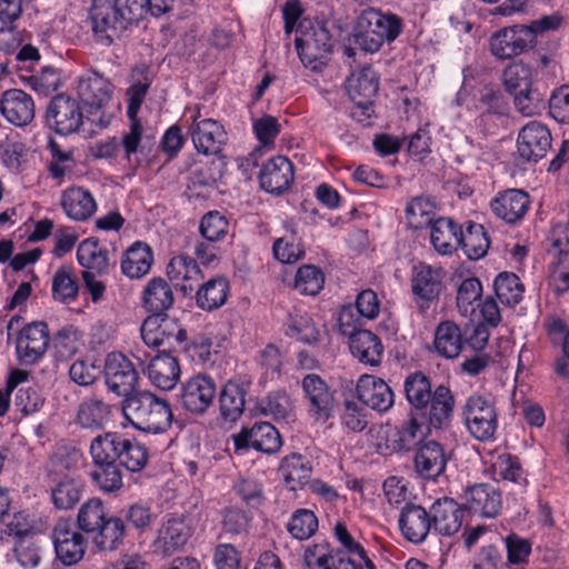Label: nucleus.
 I'll list each match as a JSON object with an SVG mask.
<instances>
[{
	"label": "nucleus",
	"mask_w": 569,
	"mask_h": 569,
	"mask_svg": "<svg viewBox=\"0 0 569 569\" xmlns=\"http://www.w3.org/2000/svg\"><path fill=\"white\" fill-rule=\"evenodd\" d=\"M143 0H99L90 10L97 43L110 47L142 20Z\"/></svg>",
	"instance_id": "f03ea898"
},
{
	"label": "nucleus",
	"mask_w": 569,
	"mask_h": 569,
	"mask_svg": "<svg viewBox=\"0 0 569 569\" xmlns=\"http://www.w3.org/2000/svg\"><path fill=\"white\" fill-rule=\"evenodd\" d=\"M104 378L108 389L124 399L137 391L138 372L133 363L121 352H111L107 356Z\"/></svg>",
	"instance_id": "f8f14e48"
},
{
	"label": "nucleus",
	"mask_w": 569,
	"mask_h": 569,
	"mask_svg": "<svg viewBox=\"0 0 569 569\" xmlns=\"http://www.w3.org/2000/svg\"><path fill=\"white\" fill-rule=\"evenodd\" d=\"M147 373L153 386L162 390H171L180 378V366L171 352L162 351L150 360Z\"/></svg>",
	"instance_id": "2f4dec72"
},
{
	"label": "nucleus",
	"mask_w": 569,
	"mask_h": 569,
	"mask_svg": "<svg viewBox=\"0 0 569 569\" xmlns=\"http://www.w3.org/2000/svg\"><path fill=\"white\" fill-rule=\"evenodd\" d=\"M551 142L549 129L541 122L531 121L518 134V153L526 161L537 162L546 157L551 148Z\"/></svg>",
	"instance_id": "a211bd4d"
},
{
	"label": "nucleus",
	"mask_w": 569,
	"mask_h": 569,
	"mask_svg": "<svg viewBox=\"0 0 569 569\" xmlns=\"http://www.w3.org/2000/svg\"><path fill=\"white\" fill-rule=\"evenodd\" d=\"M349 339L350 351L360 362L370 366H378L381 362L383 347L378 336L363 329Z\"/></svg>",
	"instance_id": "e433bc0d"
},
{
	"label": "nucleus",
	"mask_w": 569,
	"mask_h": 569,
	"mask_svg": "<svg viewBox=\"0 0 569 569\" xmlns=\"http://www.w3.org/2000/svg\"><path fill=\"white\" fill-rule=\"evenodd\" d=\"M428 421L422 420V416L409 412L408 420L405 421L396 431L393 438V448L397 450L409 451L415 447H419L423 442V438L430 432Z\"/></svg>",
	"instance_id": "72a5a7b5"
},
{
	"label": "nucleus",
	"mask_w": 569,
	"mask_h": 569,
	"mask_svg": "<svg viewBox=\"0 0 569 569\" xmlns=\"http://www.w3.org/2000/svg\"><path fill=\"white\" fill-rule=\"evenodd\" d=\"M482 293L481 282L477 278H468L463 280L457 292V306L462 315H467L475 301Z\"/></svg>",
	"instance_id": "774afa93"
},
{
	"label": "nucleus",
	"mask_w": 569,
	"mask_h": 569,
	"mask_svg": "<svg viewBox=\"0 0 569 569\" xmlns=\"http://www.w3.org/2000/svg\"><path fill=\"white\" fill-rule=\"evenodd\" d=\"M90 475L92 481L104 492H116L123 486L122 471L118 462L96 463Z\"/></svg>",
	"instance_id": "864d4df0"
},
{
	"label": "nucleus",
	"mask_w": 569,
	"mask_h": 569,
	"mask_svg": "<svg viewBox=\"0 0 569 569\" xmlns=\"http://www.w3.org/2000/svg\"><path fill=\"white\" fill-rule=\"evenodd\" d=\"M79 263L87 270L104 273L109 268V252L102 248L97 238L83 240L77 250Z\"/></svg>",
	"instance_id": "49530a36"
},
{
	"label": "nucleus",
	"mask_w": 569,
	"mask_h": 569,
	"mask_svg": "<svg viewBox=\"0 0 569 569\" xmlns=\"http://www.w3.org/2000/svg\"><path fill=\"white\" fill-rule=\"evenodd\" d=\"M237 450L253 448L264 453L277 452L282 445L279 431L270 422H257L233 436Z\"/></svg>",
	"instance_id": "412c9836"
},
{
	"label": "nucleus",
	"mask_w": 569,
	"mask_h": 569,
	"mask_svg": "<svg viewBox=\"0 0 569 569\" xmlns=\"http://www.w3.org/2000/svg\"><path fill=\"white\" fill-rule=\"evenodd\" d=\"M430 512L433 529L439 535L452 536L460 530L463 509L453 499H438L431 506Z\"/></svg>",
	"instance_id": "c756f323"
},
{
	"label": "nucleus",
	"mask_w": 569,
	"mask_h": 569,
	"mask_svg": "<svg viewBox=\"0 0 569 569\" xmlns=\"http://www.w3.org/2000/svg\"><path fill=\"white\" fill-rule=\"evenodd\" d=\"M192 528L183 517L169 518L158 530L154 541L156 549L170 556L182 549L190 537Z\"/></svg>",
	"instance_id": "a878e982"
},
{
	"label": "nucleus",
	"mask_w": 569,
	"mask_h": 569,
	"mask_svg": "<svg viewBox=\"0 0 569 569\" xmlns=\"http://www.w3.org/2000/svg\"><path fill=\"white\" fill-rule=\"evenodd\" d=\"M83 121L82 108L77 99L59 93L46 110V124L58 134L67 136L79 130Z\"/></svg>",
	"instance_id": "9b49d317"
},
{
	"label": "nucleus",
	"mask_w": 569,
	"mask_h": 569,
	"mask_svg": "<svg viewBox=\"0 0 569 569\" xmlns=\"http://www.w3.org/2000/svg\"><path fill=\"white\" fill-rule=\"evenodd\" d=\"M216 393L214 380L207 375H197L182 386L180 402L187 411L203 415L213 405Z\"/></svg>",
	"instance_id": "2eb2a0df"
},
{
	"label": "nucleus",
	"mask_w": 569,
	"mask_h": 569,
	"mask_svg": "<svg viewBox=\"0 0 569 569\" xmlns=\"http://www.w3.org/2000/svg\"><path fill=\"white\" fill-rule=\"evenodd\" d=\"M427 222L431 228V243L439 253L450 254L459 247L461 226L450 218L427 219Z\"/></svg>",
	"instance_id": "c9c22d12"
},
{
	"label": "nucleus",
	"mask_w": 569,
	"mask_h": 569,
	"mask_svg": "<svg viewBox=\"0 0 569 569\" xmlns=\"http://www.w3.org/2000/svg\"><path fill=\"white\" fill-rule=\"evenodd\" d=\"M0 110L4 119L16 127H24L34 118V102L21 89H9L1 94Z\"/></svg>",
	"instance_id": "5701e85b"
},
{
	"label": "nucleus",
	"mask_w": 569,
	"mask_h": 569,
	"mask_svg": "<svg viewBox=\"0 0 569 569\" xmlns=\"http://www.w3.org/2000/svg\"><path fill=\"white\" fill-rule=\"evenodd\" d=\"M463 418L469 432L476 439L485 441L493 437L498 413L490 396L471 395L463 406Z\"/></svg>",
	"instance_id": "9d476101"
},
{
	"label": "nucleus",
	"mask_w": 569,
	"mask_h": 569,
	"mask_svg": "<svg viewBox=\"0 0 569 569\" xmlns=\"http://www.w3.org/2000/svg\"><path fill=\"white\" fill-rule=\"evenodd\" d=\"M561 22L560 16L551 14L533 20L530 24L502 28L490 37V51L500 60L512 59L533 49L539 34L558 29Z\"/></svg>",
	"instance_id": "20e7f679"
},
{
	"label": "nucleus",
	"mask_w": 569,
	"mask_h": 569,
	"mask_svg": "<svg viewBox=\"0 0 569 569\" xmlns=\"http://www.w3.org/2000/svg\"><path fill=\"white\" fill-rule=\"evenodd\" d=\"M259 411L276 421L289 423L295 420V406L290 396L283 390L270 392L258 405Z\"/></svg>",
	"instance_id": "a18cd8bd"
},
{
	"label": "nucleus",
	"mask_w": 569,
	"mask_h": 569,
	"mask_svg": "<svg viewBox=\"0 0 569 569\" xmlns=\"http://www.w3.org/2000/svg\"><path fill=\"white\" fill-rule=\"evenodd\" d=\"M153 262L151 248L142 242H134L121 261L122 272L131 279H139L149 272Z\"/></svg>",
	"instance_id": "ea45409f"
},
{
	"label": "nucleus",
	"mask_w": 569,
	"mask_h": 569,
	"mask_svg": "<svg viewBox=\"0 0 569 569\" xmlns=\"http://www.w3.org/2000/svg\"><path fill=\"white\" fill-rule=\"evenodd\" d=\"M293 166L283 156H277L268 160L259 174L260 186L269 193L280 194L284 192L293 181Z\"/></svg>",
	"instance_id": "b1692460"
},
{
	"label": "nucleus",
	"mask_w": 569,
	"mask_h": 569,
	"mask_svg": "<svg viewBox=\"0 0 569 569\" xmlns=\"http://www.w3.org/2000/svg\"><path fill=\"white\" fill-rule=\"evenodd\" d=\"M516 109L526 117L539 113L543 108V96L536 89L528 87L527 90H520L512 93Z\"/></svg>",
	"instance_id": "0e129e2a"
},
{
	"label": "nucleus",
	"mask_w": 569,
	"mask_h": 569,
	"mask_svg": "<svg viewBox=\"0 0 569 569\" xmlns=\"http://www.w3.org/2000/svg\"><path fill=\"white\" fill-rule=\"evenodd\" d=\"M123 435L118 432H104L94 437L90 445V455L96 463L118 462Z\"/></svg>",
	"instance_id": "c03bdc74"
},
{
	"label": "nucleus",
	"mask_w": 569,
	"mask_h": 569,
	"mask_svg": "<svg viewBox=\"0 0 569 569\" xmlns=\"http://www.w3.org/2000/svg\"><path fill=\"white\" fill-rule=\"evenodd\" d=\"M113 86L109 79L94 70H88L78 80V94L93 113L103 109L111 100Z\"/></svg>",
	"instance_id": "aec40b11"
},
{
	"label": "nucleus",
	"mask_w": 569,
	"mask_h": 569,
	"mask_svg": "<svg viewBox=\"0 0 569 569\" xmlns=\"http://www.w3.org/2000/svg\"><path fill=\"white\" fill-rule=\"evenodd\" d=\"M111 407L98 398L83 400L77 411L76 421L82 428L98 430L109 421Z\"/></svg>",
	"instance_id": "a19ab883"
},
{
	"label": "nucleus",
	"mask_w": 569,
	"mask_h": 569,
	"mask_svg": "<svg viewBox=\"0 0 569 569\" xmlns=\"http://www.w3.org/2000/svg\"><path fill=\"white\" fill-rule=\"evenodd\" d=\"M167 276L170 281L176 282V287H179L184 296L190 295L194 290V284L203 279L197 261L184 254L170 259L167 266Z\"/></svg>",
	"instance_id": "7c9ffc66"
},
{
	"label": "nucleus",
	"mask_w": 569,
	"mask_h": 569,
	"mask_svg": "<svg viewBox=\"0 0 569 569\" xmlns=\"http://www.w3.org/2000/svg\"><path fill=\"white\" fill-rule=\"evenodd\" d=\"M493 287L500 302L509 307L518 305L525 291L521 280L512 272L499 273Z\"/></svg>",
	"instance_id": "603ef678"
},
{
	"label": "nucleus",
	"mask_w": 569,
	"mask_h": 569,
	"mask_svg": "<svg viewBox=\"0 0 569 569\" xmlns=\"http://www.w3.org/2000/svg\"><path fill=\"white\" fill-rule=\"evenodd\" d=\"M229 296V282L218 276L203 283L196 293L197 306L206 311H212L223 306Z\"/></svg>",
	"instance_id": "79ce46f5"
},
{
	"label": "nucleus",
	"mask_w": 569,
	"mask_h": 569,
	"mask_svg": "<svg viewBox=\"0 0 569 569\" xmlns=\"http://www.w3.org/2000/svg\"><path fill=\"white\" fill-rule=\"evenodd\" d=\"M173 302V291L166 279L154 277L148 281L142 292V303L147 311L152 315H166Z\"/></svg>",
	"instance_id": "f704fd0d"
},
{
	"label": "nucleus",
	"mask_w": 569,
	"mask_h": 569,
	"mask_svg": "<svg viewBox=\"0 0 569 569\" xmlns=\"http://www.w3.org/2000/svg\"><path fill=\"white\" fill-rule=\"evenodd\" d=\"M447 461L442 445L436 440L423 441L413 458L415 470L423 479H436L442 475Z\"/></svg>",
	"instance_id": "393cba45"
},
{
	"label": "nucleus",
	"mask_w": 569,
	"mask_h": 569,
	"mask_svg": "<svg viewBox=\"0 0 569 569\" xmlns=\"http://www.w3.org/2000/svg\"><path fill=\"white\" fill-rule=\"evenodd\" d=\"M302 389L310 402L309 411L318 421L329 420L336 407L333 391L327 382L316 373H309L302 379Z\"/></svg>",
	"instance_id": "6ab92c4d"
},
{
	"label": "nucleus",
	"mask_w": 569,
	"mask_h": 569,
	"mask_svg": "<svg viewBox=\"0 0 569 569\" xmlns=\"http://www.w3.org/2000/svg\"><path fill=\"white\" fill-rule=\"evenodd\" d=\"M530 197L520 189H508L491 200L492 212L508 223H515L523 218L529 209Z\"/></svg>",
	"instance_id": "bb28decb"
},
{
	"label": "nucleus",
	"mask_w": 569,
	"mask_h": 569,
	"mask_svg": "<svg viewBox=\"0 0 569 569\" xmlns=\"http://www.w3.org/2000/svg\"><path fill=\"white\" fill-rule=\"evenodd\" d=\"M141 337L148 347L171 352L187 340V331L178 319L167 315H151L141 325Z\"/></svg>",
	"instance_id": "1a4fd4ad"
},
{
	"label": "nucleus",
	"mask_w": 569,
	"mask_h": 569,
	"mask_svg": "<svg viewBox=\"0 0 569 569\" xmlns=\"http://www.w3.org/2000/svg\"><path fill=\"white\" fill-rule=\"evenodd\" d=\"M50 342L48 325L34 321L24 326L17 338V355L24 365L38 362L46 353Z\"/></svg>",
	"instance_id": "4468645a"
},
{
	"label": "nucleus",
	"mask_w": 569,
	"mask_h": 569,
	"mask_svg": "<svg viewBox=\"0 0 569 569\" xmlns=\"http://www.w3.org/2000/svg\"><path fill=\"white\" fill-rule=\"evenodd\" d=\"M229 222L224 216L218 211L206 213L200 221V233L209 242H216L223 239L228 233Z\"/></svg>",
	"instance_id": "680f3d73"
},
{
	"label": "nucleus",
	"mask_w": 569,
	"mask_h": 569,
	"mask_svg": "<svg viewBox=\"0 0 569 569\" xmlns=\"http://www.w3.org/2000/svg\"><path fill=\"white\" fill-rule=\"evenodd\" d=\"M23 522H21V529H13L12 523L9 525L10 532L19 536L20 539L16 543L14 553L19 563L24 567H36L40 561L39 548L33 541L26 538L31 530L27 519L21 516Z\"/></svg>",
	"instance_id": "3c124183"
},
{
	"label": "nucleus",
	"mask_w": 569,
	"mask_h": 569,
	"mask_svg": "<svg viewBox=\"0 0 569 569\" xmlns=\"http://www.w3.org/2000/svg\"><path fill=\"white\" fill-rule=\"evenodd\" d=\"M357 397L367 407L387 412L395 403L392 389L381 378L362 375L357 382Z\"/></svg>",
	"instance_id": "4be33fe9"
},
{
	"label": "nucleus",
	"mask_w": 569,
	"mask_h": 569,
	"mask_svg": "<svg viewBox=\"0 0 569 569\" xmlns=\"http://www.w3.org/2000/svg\"><path fill=\"white\" fill-rule=\"evenodd\" d=\"M279 472L281 473L287 487L296 491L301 489L311 477V467L309 461H307L299 453H291L284 457L279 467Z\"/></svg>",
	"instance_id": "37998d69"
},
{
	"label": "nucleus",
	"mask_w": 569,
	"mask_h": 569,
	"mask_svg": "<svg viewBox=\"0 0 569 569\" xmlns=\"http://www.w3.org/2000/svg\"><path fill=\"white\" fill-rule=\"evenodd\" d=\"M43 403L44 399L42 396L31 387H21L18 389L13 400L14 407L23 416H29L40 411V409L43 407Z\"/></svg>",
	"instance_id": "338daca9"
},
{
	"label": "nucleus",
	"mask_w": 569,
	"mask_h": 569,
	"mask_svg": "<svg viewBox=\"0 0 569 569\" xmlns=\"http://www.w3.org/2000/svg\"><path fill=\"white\" fill-rule=\"evenodd\" d=\"M78 528L91 537L100 551H114L124 540L127 527L122 517L108 515V510L99 498L86 501L77 515Z\"/></svg>",
	"instance_id": "7ed1b4c3"
},
{
	"label": "nucleus",
	"mask_w": 569,
	"mask_h": 569,
	"mask_svg": "<svg viewBox=\"0 0 569 569\" xmlns=\"http://www.w3.org/2000/svg\"><path fill=\"white\" fill-rule=\"evenodd\" d=\"M445 273L440 268L420 262L412 269L411 290L421 311L427 310L437 301L443 290Z\"/></svg>",
	"instance_id": "ddd939ff"
},
{
	"label": "nucleus",
	"mask_w": 569,
	"mask_h": 569,
	"mask_svg": "<svg viewBox=\"0 0 569 569\" xmlns=\"http://www.w3.org/2000/svg\"><path fill=\"white\" fill-rule=\"evenodd\" d=\"M403 392L410 406L409 412L422 416V420L436 429L449 423L455 408V397L447 386H433L429 376L422 371H415L406 377Z\"/></svg>",
	"instance_id": "f257e3e1"
},
{
	"label": "nucleus",
	"mask_w": 569,
	"mask_h": 569,
	"mask_svg": "<svg viewBox=\"0 0 569 569\" xmlns=\"http://www.w3.org/2000/svg\"><path fill=\"white\" fill-rule=\"evenodd\" d=\"M378 89L379 77L370 66L352 72L348 78V94L355 104L362 108L367 119H370L373 113V98Z\"/></svg>",
	"instance_id": "f3484780"
},
{
	"label": "nucleus",
	"mask_w": 569,
	"mask_h": 569,
	"mask_svg": "<svg viewBox=\"0 0 569 569\" xmlns=\"http://www.w3.org/2000/svg\"><path fill=\"white\" fill-rule=\"evenodd\" d=\"M290 535L299 540L310 538L318 529V518L309 509H298L287 525Z\"/></svg>",
	"instance_id": "13d9d810"
},
{
	"label": "nucleus",
	"mask_w": 569,
	"mask_h": 569,
	"mask_svg": "<svg viewBox=\"0 0 569 569\" xmlns=\"http://www.w3.org/2000/svg\"><path fill=\"white\" fill-rule=\"evenodd\" d=\"M199 113L193 117L191 126V137L194 148L204 156H216L219 158L218 169L202 177V172L197 173V182L202 186L216 183L222 176V169L226 166L223 147L228 141V134L224 127L217 120L208 118L198 120Z\"/></svg>",
	"instance_id": "0eeeda50"
},
{
	"label": "nucleus",
	"mask_w": 569,
	"mask_h": 569,
	"mask_svg": "<svg viewBox=\"0 0 569 569\" xmlns=\"http://www.w3.org/2000/svg\"><path fill=\"white\" fill-rule=\"evenodd\" d=\"M118 463L131 472L142 470L148 462V450L140 442L123 438Z\"/></svg>",
	"instance_id": "5fc2aeb1"
},
{
	"label": "nucleus",
	"mask_w": 569,
	"mask_h": 569,
	"mask_svg": "<svg viewBox=\"0 0 569 569\" xmlns=\"http://www.w3.org/2000/svg\"><path fill=\"white\" fill-rule=\"evenodd\" d=\"M249 383L229 380L218 398L220 417L226 422H236L244 410Z\"/></svg>",
	"instance_id": "473e14b6"
},
{
	"label": "nucleus",
	"mask_w": 569,
	"mask_h": 569,
	"mask_svg": "<svg viewBox=\"0 0 569 569\" xmlns=\"http://www.w3.org/2000/svg\"><path fill=\"white\" fill-rule=\"evenodd\" d=\"M54 357L59 361H66L78 350L79 337L78 330L72 326L60 329L52 341Z\"/></svg>",
	"instance_id": "bf43d9fd"
},
{
	"label": "nucleus",
	"mask_w": 569,
	"mask_h": 569,
	"mask_svg": "<svg viewBox=\"0 0 569 569\" xmlns=\"http://www.w3.org/2000/svg\"><path fill=\"white\" fill-rule=\"evenodd\" d=\"M506 90L512 94L532 86V70L522 62L509 64L502 73Z\"/></svg>",
	"instance_id": "4d7b16f0"
},
{
	"label": "nucleus",
	"mask_w": 569,
	"mask_h": 569,
	"mask_svg": "<svg viewBox=\"0 0 569 569\" xmlns=\"http://www.w3.org/2000/svg\"><path fill=\"white\" fill-rule=\"evenodd\" d=\"M295 240V232L290 230V236L281 237L274 241L273 254L279 261L293 263L303 257V249Z\"/></svg>",
	"instance_id": "69168bd1"
},
{
	"label": "nucleus",
	"mask_w": 569,
	"mask_h": 569,
	"mask_svg": "<svg viewBox=\"0 0 569 569\" xmlns=\"http://www.w3.org/2000/svg\"><path fill=\"white\" fill-rule=\"evenodd\" d=\"M459 247L471 260L482 258L489 249V238L482 224L469 221L466 230L459 233Z\"/></svg>",
	"instance_id": "de8ad7c7"
},
{
	"label": "nucleus",
	"mask_w": 569,
	"mask_h": 569,
	"mask_svg": "<svg viewBox=\"0 0 569 569\" xmlns=\"http://www.w3.org/2000/svg\"><path fill=\"white\" fill-rule=\"evenodd\" d=\"M325 284V276L320 268L313 264L300 267L296 274L295 288L301 295L317 296Z\"/></svg>",
	"instance_id": "6e6d98bb"
},
{
	"label": "nucleus",
	"mask_w": 569,
	"mask_h": 569,
	"mask_svg": "<svg viewBox=\"0 0 569 569\" xmlns=\"http://www.w3.org/2000/svg\"><path fill=\"white\" fill-rule=\"evenodd\" d=\"M84 489V483L79 478L62 477L51 489L52 502L57 509H72L79 501Z\"/></svg>",
	"instance_id": "09e8293b"
},
{
	"label": "nucleus",
	"mask_w": 569,
	"mask_h": 569,
	"mask_svg": "<svg viewBox=\"0 0 569 569\" xmlns=\"http://www.w3.org/2000/svg\"><path fill=\"white\" fill-rule=\"evenodd\" d=\"M124 418L138 430L151 433L166 431L172 419L169 403L149 391H136L123 399Z\"/></svg>",
	"instance_id": "423d86ee"
},
{
	"label": "nucleus",
	"mask_w": 569,
	"mask_h": 569,
	"mask_svg": "<svg viewBox=\"0 0 569 569\" xmlns=\"http://www.w3.org/2000/svg\"><path fill=\"white\" fill-rule=\"evenodd\" d=\"M61 204L67 216L77 221L89 219L97 210L92 194L83 188H70L64 191Z\"/></svg>",
	"instance_id": "4c0bfd02"
},
{
	"label": "nucleus",
	"mask_w": 569,
	"mask_h": 569,
	"mask_svg": "<svg viewBox=\"0 0 569 569\" xmlns=\"http://www.w3.org/2000/svg\"><path fill=\"white\" fill-rule=\"evenodd\" d=\"M433 345L441 357L447 359L458 357L463 348L460 328L453 321L440 322L435 331Z\"/></svg>",
	"instance_id": "58836bf2"
},
{
	"label": "nucleus",
	"mask_w": 569,
	"mask_h": 569,
	"mask_svg": "<svg viewBox=\"0 0 569 569\" xmlns=\"http://www.w3.org/2000/svg\"><path fill=\"white\" fill-rule=\"evenodd\" d=\"M287 335L303 343H315L319 340V330L308 316H290Z\"/></svg>",
	"instance_id": "e2e57ef3"
},
{
	"label": "nucleus",
	"mask_w": 569,
	"mask_h": 569,
	"mask_svg": "<svg viewBox=\"0 0 569 569\" xmlns=\"http://www.w3.org/2000/svg\"><path fill=\"white\" fill-rule=\"evenodd\" d=\"M57 557L67 566L80 561L86 552L82 533L74 530L70 519H60L52 531Z\"/></svg>",
	"instance_id": "dca6fc26"
},
{
	"label": "nucleus",
	"mask_w": 569,
	"mask_h": 569,
	"mask_svg": "<svg viewBox=\"0 0 569 569\" xmlns=\"http://www.w3.org/2000/svg\"><path fill=\"white\" fill-rule=\"evenodd\" d=\"M466 507L485 518L496 517L501 509L499 489L489 483H477L466 490Z\"/></svg>",
	"instance_id": "c85d7f7f"
},
{
	"label": "nucleus",
	"mask_w": 569,
	"mask_h": 569,
	"mask_svg": "<svg viewBox=\"0 0 569 569\" xmlns=\"http://www.w3.org/2000/svg\"><path fill=\"white\" fill-rule=\"evenodd\" d=\"M329 24V21L317 22L296 37L299 58L311 70H320L331 53L333 43Z\"/></svg>",
	"instance_id": "6e6552de"
},
{
	"label": "nucleus",
	"mask_w": 569,
	"mask_h": 569,
	"mask_svg": "<svg viewBox=\"0 0 569 569\" xmlns=\"http://www.w3.org/2000/svg\"><path fill=\"white\" fill-rule=\"evenodd\" d=\"M403 20L391 12L369 8L362 11L355 27V42L365 52L375 53L393 42L402 32Z\"/></svg>",
	"instance_id": "39448f33"
},
{
	"label": "nucleus",
	"mask_w": 569,
	"mask_h": 569,
	"mask_svg": "<svg viewBox=\"0 0 569 569\" xmlns=\"http://www.w3.org/2000/svg\"><path fill=\"white\" fill-rule=\"evenodd\" d=\"M399 526L407 540L420 543L433 528L431 512L419 505L407 503L401 511Z\"/></svg>",
	"instance_id": "cd10ccee"
},
{
	"label": "nucleus",
	"mask_w": 569,
	"mask_h": 569,
	"mask_svg": "<svg viewBox=\"0 0 569 569\" xmlns=\"http://www.w3.org/2000/svg\"><path fill=\"white\" fill-rule=\"evenodd\" d=\"M79 283L71 267H60L52 277V298L62 303H71L77 299Z\"/></svg>",
	"instance_id": "8fccbe9b"
},
{
	"label": "nucleus",
	"mask_w": 569,
	"mask_h": 569,
	"mask_svg": "<svg viewBox=\"0 0 569 569\" xmlns=\"http://www.w3.org/2000/svg\"><path fill=\"white\" fill-rule=\"evenodd\" d=\"M549 253L556 259L551 263L555 277L563 282L565 290L569 289V239H555Z\"/></svg>",
	"instance_id": "052dcab7"
}]
</instances>
